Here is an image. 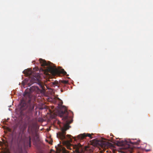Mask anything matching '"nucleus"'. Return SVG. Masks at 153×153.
<instances>
[{
  "label": "nucleus",
  "instance_id": "f257e3e1",
  "mask_svg": "<svg viewBox=\"0 0 153 153\" xmlns=\"http://www.w3.org/2000/svg\"><path fill=\"white\" fill-rule=\"evenodd\" d=\"M23 72L29 76V78L25 79L22 82L23 85L27 84L28 86H30L32 84L35 83L38 84L42 89L40 90L37 86H32L30 89H27L24 93V97L28 98V101L26 102L24 100H21L19 108L22 114L30 115L33 111L35 106L34 103L31 101L32 94L33 93L37 94L43 93L45 91V87L43 83L41 81L40 76L39 74H35L30 71H27V70H25Z\"/></svg>",
  "mask_w": 153,
  "mask_h": 153
},
{
  "label": "nucleus",
  "instance_id": "f03ea898",
  "mask_svg": "<svg viewBox=\"0 0 153 153\" xmlns=\"http://www.w3.org/2000/svg\"><path fill=\"white\" fill-rule=\"evenodd\" d=\"M62 102L61 101L58 104V105L60 108H63L64 110V111H61L60 113V116L64 121V126L61 128V132H59L57 133V137L62 140L66 139L65 135L66 131L71 127L69 125L72 121L71 120V117L68 116V113L66 107L62 105Z\"/></svg>",
  "mask_w": 153,
  "mask_h": 153
},
{
  "label": "nucleus",
  "instance_id": "7ed1b4c3",
  "mask_svg": "<svg viewBox=\"0 0 153 153\" xmlns=\"http://www.w3.org/2000/svg\"><path fill=\"white\" fill-rule=\"evenodd\" d=\"M39 60L42 66H47L48 67L47 69H46V71L53 75H59L60 73L64 75H66L67 74L66 72L64 69H62L61 71L59 70L56 68V66L53 67L52 65H53V63L50 62H47L45 60L41 58L39 59Z\"/></svg>",
  "mask_w": 153,
  "mask_h": 153
},
{
  "label": "nucleus",
  "instance_id": "20e7f679",
  "mask_svg": "<svg viewBox=\"0 0 153 153\" xmlns=\"http://www.w3.org/2000/svg\"><path fill=\"white\" fill-rule=\"evenodd\" d=\"M92 143L94 145L100 146L104 149L108 148L111 145L110 143L97 139H94Z\"/></svg>",
  "mask_w": 153,
  "mask_h": 153
},
{
  "label": "nucleus",
  "instance_id": "39448f33",
  "mask_svg": "<svg viewBox=\"0 0 153 153\" xmlns=\"http://www.w3.org/2000/svg\"><path fill=\"white\" fill-rule=\"evenodd\" d=\"M76 147V151L77 153H91L92 152L91 149H88V148L85 149L84 150H82L80 147L75 145Z\"/></svg>",
  "mask_w": 153,
  "mask_h": 153
},
{
  "label": "nucleus",
  "instance_id": "423d86ee",
  "mask_svg": "<svg viewBox=\"0 0 153 153\" xmlns=\"http://www.w3.org/2000/svg\"><path fill=\"white\" fill-rule=\"evenodd\" d=\"M93 135V134H91L89 133L86 134L85 133L81 134L78 135L77 136V138L79 139H83L86 137H88L92 139L93 137H91V135Z\"/></svg>",
  "mask_w": 153,
  "mask_h": 153
},
{
  "label": "nucleus",
  "instance_id": "0eeeda50",
  "mask_svg": "<svg viewBox=\"0 0 153 153\" xmlns=\"http://www.w3.org/2000/svg\"><path fill=\"white\" fill-rule=\"evenodd\" d=\"M25 142L27 145L28 144L29 145V147H30L31 146V138L30 136H29L28 137L26 138Z\"/></svg>",
  "mask_w": 153,
  "mask_h": 153
},
{
  "label": "nucleus",
  "instance_id": "6e6552de",
  "mask_svg": "<svg viewBox=\"0 0 153 153\" xmlns=\"http://www.w3.org/2000/svg\"><path fill=\"white\" fill-rule=\"evenodd\" d=\"M59 83L58 81L56 80H55L54 82H52L51 83V86L55 87V86H59L58 85Z\"/></svg>",
  "mask_w": 153,
  "mask_h": 153
},
{
  "label": "nucleus",
  "instance_id": "1a4fd4ad",
  "mask_svg": "<svg viewBox=\"0 0 153 153\" xmlns=\"http://www.w3.org/2000/svg\"><path fill=\"white\" fill-rule=\"evenodd\" d=\"M140 142V140H138L136 142H132L131 141H130V142L133 145H138Z\"/></svg>",
  "mask_w": 153,
  "mask_h": 153
},
{
  "label": "nucleus",
  "instance_id": "9d476101",
  "mask_svg": "<svg viewBox=\"0 0 153 153\" xmlns=\"http://www.w3.org/2000/svg\"><path fill=\"white\" fill-rule=\"evenodd\" d=\"M59 83H62L64 84H67L68 83V81L65 80H59Z\"/></svg>",
  "mask_w": 153,
  "mask_h": 153
},
{
  "label": "nucleus",
  "instance_id": "9b49d317",
  "mask_svg": "<svg viewBox=\"0 0 153 153\" xmlns=\"http://www.w3.org/2000/svg\"><path fill=\"white\" fill-rule=\"evenodd\" d=\"M145 151L146 152H149V151H151L152 150V148H150L149 149H147L146 148L145 149Z\"/></svg>",
  "mask_w": 153,
  "mask_h": 153
},
{
  "label": "nucleus",
  "instance_id": "f8f14e48",
  "mask_svg": "<svg viewBox=\"0 0 153 153\" xmlns=\"http://www.w3.org/2000/svg\"><path fill=\"white\" fill-rule=\"evenodd\" d=\"M2 140L3 141V142H1V141H0V146H2L3 143H4V140L3 139H2Z\"/></svg>",
  "mask_w": 153,
  "mask_h": 153
},
{
  "label": "nucleus",
  "instance_id": "ddd939ff",
  "mask_svg": "<svg viewBox=\"0 0 153 153\" xmlns=\"http://www.w3.org/2000/svg\"><path fill=\"white\" fill-rule=\"evenodd\" d=\"M118 143L120 144V146H122L124 145L123 142V141H120Z\"/></svg>",
  "mask_w": 153,
  "mask_h": 153
},
{
  "label": "nucleus",
  "instance_id": "4468645a",
  "mask_svg": "<svg viewBox=\"0 0 153 153\" xmlns=\"http://www.w3.org/2000/svg\"><path fill=\"white\" fill-rule=\"evenodd\" d=\"M66 137H68V138H71V136L70 135L68 134L66 135Z\"/></svg>",
  "mask_w": 153,
  "mask_h": 153
},
{
  "label": "nucleus",
  "instance_id": "2eb2a0df",
  "mask_svg": "<svg viewBox=\"0 0 153 153\" xmlns=\"http://www.w3.org/2000/svg\"><path fill=\"white\" fill-rule=\"evenodd\" d=\"M63 149H64L65 151V149H64V148H63Z\"/></svg>",
  "mask_w": 153,
  "mask_h": 153
},
{
  "label": "nucleus",
  "instance_id": "dca6fc26",
  "mask_svg": "<svg viewBox=\"0 0 153 153\" xmlns=\"http://www.w3.org/2000/svg\"><path fill=\"white\" fill-rule=\"evenodd\" d=\"M132 153V152L131 151L130 152V153Z\"/></svg>",
  "mask_w": 153,
  "mask_h": 153
}]
</instances>
